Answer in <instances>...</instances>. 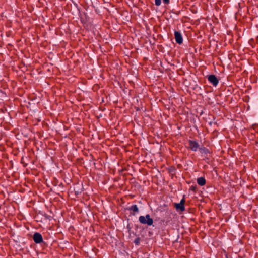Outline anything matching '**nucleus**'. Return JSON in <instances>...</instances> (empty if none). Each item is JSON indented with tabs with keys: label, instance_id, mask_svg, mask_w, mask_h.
I'll return each mask as SVG.
<instances>
[{
	"label": "nucleus",
	"instance_id": "nucleus-1",
	"mask_svg": "<svg viewBox=\"0 0 258 258\" xmlns=\"http://www.w3.org/2000/svg\"><path fill=\"white\" fill-rule=\"evenodd\" d=\"M139 221L141 224H146L148 226H151L153 223V220L150 217L149 214H147L145 216H140Z\"/></svg>",
	"mask_w": 258,
	"mask_h": 258
},
{
	"label": "nucleus",
	"instance_id": "nucleus-2",
	"mask_svg": "<svg viewBox=\"0 0 258 258\" xmlns=\"http://www.w3.org/2000/svg\"><path fill=\"white\" fill-rule=\"evenodd\" d=\"M33 241L36 243H44L42 235L38 232L33 234Z\"/></svg>",
	"mask_w": 258,
	"mask_h": 258
},
{
	"label": "nucleus",
	"instance_id": "nucleus-3",
	"mask_svg": "<svg viewBox=\"0 0 258 258\" xmlns=\"http://www.w3.org/2000/svg\"><path fill=\"white\" fill-rule=\"evenodd\" d=\"M208 80L214 86H216L219 83V80L214 75H209L208 77Z\"/></svg>",
	"mask_w": 258,
	"mask_h": 258
},
{
	"label": "nucleus",
	"instance_id": "nucleus-4",
	"mask_svg": "<svg viewBox=\"0 0 258 258\" xmlns=\"http://www.w3.org/2000/svg\"><path fill=\"white\" fill-rule=\"evenodd\" d=\"M174 37L176 40V42L179 44H181L182 43L183 39L181 33L179 31H175L174 32Z\"/></svg>",
	"mask_w": 258,
	"mask_h": 258
},
{
	"label": "nucleus",
	"instance_id": "nucleus-5",
	"mask_svg": "<svg viewBox=\"0 0 258 258\" xmlns=\"http://www.w3.org/2000/svg\"><path fill=\"white\" fill-rule=\"evenodd\" d=\"M185 200L183 198L179 203H175V207L177 210L183 211L185 210L184 207Z\"/></svg>",
	"mask_w": 258,
	"mask_h": 258
},
{
	"label": "nucleus",
	"instance_id": "nucleus-6",
	"mask_svg": "<svg viewBox=\"0 0 258 258\" xmlns=\"http://www.w3.org/2000/svg\"><path fill=\"white\" fill-rule=\"evenodd\" d=\"M189 147L192 151H196L199 148V145L195 141H190Z\"/></svg>",
	"mask_w": 258,
	"mask_h": 258
},
{
	"label": "nucleus",
	"instance_id": "nucleus-7",
	"mask_svg": "<svg viewBox=\"0 0 258 258\" xmlns=\"http://www.w3.org/2000/svg\"><path fill=\"white\" fill-rule=\"evenodd\" d=\"M197 183L200 186H203L206 183V180L203 177H199L197 179Z\"/></svg>",
	"mask_w": 258,
	"mask_h": 258
},
{
	"label": "nucleus",
	"instance_id": "nucleus-8",
	"mask_svg": "<svg viewBox=\"0 0 258 258\" xmlns=\"http://www.w3.org/2000/svg\"><path fill=\"white\" fill-rule=\"evenodd\" d=\"M130 209L135 212H138L139 211L138 208L136 205L132 206Z\"/></svg>",
	"mask_w": 258,
	"mask_h": 258
},
{
	"label": "nucleus",
	"instance_id": "nucleus-9",
	"mask_svg": "<svg viewBox=\"0 0 258 258\" xmlns=\"http://www.w3.org/2000/svg\"><path fill=\"white\" fill-rule=\"evenodd\" d=\"M155 4L156 6H159L161 4V0H155Z\"/></svg>",
	"mask_w": 258,
	"mask_h": 258
},
{
	"label": "nucleus",
	"instance_id": "nucleus-10",
	"mask_svg": "<svg viewBox=\"0 0 258 258\" xmlns=\"http://www.w3.org/2000/svg\"><path fill=\"white\" fill-rule=\"evenodd\" d=\"M134 242L136 245H138L139 244L140 240L139 239H136Z\"/></svg>",
	"mask_w": 258,
	"mask_h": 258
},
{
	"label": "nucleus",
	"instance_id": "nucleus-11",
	"mask_svg": "<svg viewBox=\"0 0 258 258\" xmlns=\"http://www.w3.org/2000/svg\"><path fill=\"white\" fill-rule=\"evenodd\" d=\"M163 2L165 4H168L169 3L170 0H163Z\"/></svg>",
	"mask_w": 258,
	"mask_h": 258
},
{
	"label": "nucleus",
	"instance_id": "nucleus-12",
	"mask_svg": "<svg viewBox=\"0 0 258 258\" xmlns=\"http://www.w3.org/2000/svg\"><path fill=\"white\" fill-rule=\"evenodd\" d=\"M191 189L193 190H196V188L195 187H191Z\"/></svg>",
	"mask_w": 258,
	"mask_h": 258
}]
</instances>
